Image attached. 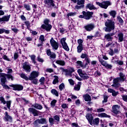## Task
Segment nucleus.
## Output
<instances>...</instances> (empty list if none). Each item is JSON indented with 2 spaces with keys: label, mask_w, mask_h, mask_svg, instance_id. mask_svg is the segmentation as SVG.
Returning <instances> with one entry per match:
<instances>
[{
  "label": "nucleus",
  "mask_w": 127,
  "mask_h": 127,
  "mask_svg": "<svg viewBox=\"0 0 127 127\" xmlns=\"http://www.w3.org/2000/svg\"><path fill=\"white\" fill-rule=\"evenodd\" d=\"M49 123L50 125H54V119L52 118H50L49 119Z\"/></svg>",
  "instance_id": "obj_52"
},
{
  "label": "nucleus",
  "mask_w": 127,
  "mask_h": 127,
  "mask_svg": "<svg viewBox=\"0 0 127 127\" xmlns=\"http://www.w3.org/2000/svg\"><path fill=\"white\" fill-rule=\"evenodd\" d=\"M1 18H2V22H8V21H9V19L10 18V15L4 16Z\"/></svg>",
  "instance_id": "obj_26"
},
{
  "label": "nucleus",
  "mask_w": 127,
  "mask_h": 127,
  "mask_svg": "<svg viewBox=\"0 0 127 127\" xmlns=\"http://www.w3.org/2000/svg\"><path fill=\"white\" fill-rule=\"evenodd\" d=\"M86 118L88 121L90 125H91V126H93V116L89 114H87L86 116Z\"/></svg>",
  "instance_id": "obj_22"
},
{
  "label": "nucleus",
  "mask_w": 127,
  "mask_h": 127,
  "mask_svg": "<svg viewBox=\"0 0 127 127\" xmlns=\"http://www.w3.org/2000/svg\"><path fill=\"white\" fill-rule=\"evenodd\" d=\"M39 82L40 83V85H44V82H45V78L44 77H42L40 79Z\"/></svg>",
  "instance_id": "obj_43"
},
{
  "label": "nucleus",
  "mask_w": 127,
  "mask_h": 127,
  "mask_svg": "<svg viewBox=\"0 0 127 127\" xmlns=\"http://www.w3.org/2000/svg\"><path fill=\"white\" fill-rule=\"evenodd\" d=\"M39 39H40V40H41V41H42V42H43V41H44V40H44V35H41L40 36Z\"/></svg>",
  "instance_id": "obj_61"
},
{
  "label": "nucleus",
  "mask_w": 127,
  "mask_h": 127,
  "mask_svg": "<svg viewBox=\"0 0 127 127\" xmlns=\"http://www.w3.org/2000/svg\"><path fill=\"white\" fill-rule=\"evenodd\" d=\"M81 82H78V84L74 86V90L75 91H79L80 88H81Z\"/></svg>",
  "instance_id": "obj_38"
},
{
  "label": "nucleus",
  "mask_w": 127,
  "mask_h": 127,
  "mask_svg": "<svg viewBox=\"0 0 127 127\" xmlns=\"http://www.w3.org/2000/svg\"><path fill=\"white\" fill-rule=\"evenodd\" d=\"M28 111L30 114H33L34 117H37L39 114V111L36 110L35 109L33 108H30L28 109Z\"/></svg>",
  "instance_id": "obj_17"
},
{
  "label": "nucleus",
  "mask_w": 127,
  "mask_h": 127,
  "mask_svg": "<svg viewBox=\"0 0 127 127\" xmlns=\"http://www.w3.org/2000/svg\"><path fill=\"white\" fill-rule=\"evenodd\" d=\"M0 102H1V104H3V105H5V104H6L7 109H8V110L10 109V105H11V100L6 101L3 97L0 96Z\"/></svg>",
  "instance_id": "obj_7"
},
{
  "label": "nucleus",
  "mask_w": 127,
  "mask_h": 127,
  "mask_svg": "<svg viewBox=\"0 0 127 127\" xmlns=\"http://www.w3.org/2000/svg\"><path fill=\"white\" fill-rule=\"evenodd\" d=\"M120 109V106L119 105H116L112 107V111L114 114L118 115V114H121V112L119 110Z\"/></svg>",
  "instance_id": "obj_18"
},
{
  "label": "nucleus",
  "mask_w": 127,
  "mask_h": 127,
  "mask_svg": "<svg viewBox=\"0 0 127 127\" xmlns=\"http://www.w3.org/2000/svg\"><path fill=\"white\" fill-rule=\"evenodd\" d=\"M109 14H110V15L112 16L113 18H115V17H116V15L117 14V12H116L115 10H112L109 12Z\"/></svg>",
  "instance_id": "obj_39"
},
{
  "label": "nucleus",
  "mask_w": 127,
  "mask_h": 127,
  "mask_svg": "<svg viewBox=\"0 0 127 127\" xmlns=\"http://www.w3.org/2000/svg\"><path fill=\"white\" fill-rule=\"evenodd\" d=\"M61 44H62L63 48H64L65 51H69V47L67 43H66V38H63L61 39Z\"/></svg>",
  "instance_id": "obj_6"
},
{
  "label": "nucleus",
  "mask_w": 127,
  "mask_h": 127,
  "mask_svg": "<svg viewBox=\"0 0 127 127\" xmlns=\"http://www.w3.org/2000/svg\"><path fill=\"white\" fill-rule=\"evenodd\" d=\"M50 42L54 50H57V49H58V48H59V44L58 43V42L54 40V38H53V37L51 38Z\"/></svg>",
  "instance_id": "obj_4"
},
{
  "label": "nucleus",
  "mask_w": 127,
  "mask_h": 127,
  "mask_svg": "<svg viewBox=\"0 0 127 127\" xmlns=\"http://www.w3.org/2000/svg\"><path fill=\"white\" fill-rule=\"evenodd\" d=\"M76 63L77 64V65L79 66L80 67L82 68V69H85V68H86V65H84L83 64V62H82L80 61H78L76 62Z\"/></svg>",
  "instance_id": "obj_31"
},
{
  "label": "nucleus",
  "mask_w": 127,
  "mask_h": 127,
  "mask_svg": "<svg viewBox=\"0 0 127 127\" xmlns=\"http://www.w3.org/2000/svg\"><path fill=\"white\" fill-rule=\"evenodd\" d=\"M119 42H122L124 40V34L120 33L118 34Z\"/></svg>",
  "instance_id": "obj_34"
},
{
  "label": "nucleus",
  "mask_w": 127,
  "mask_h": 127,
  "mask_svg": "<svg viewBox=\"0 0 127 127\" xmlns=\"http://www.w3.org/2000/svg\"><path fill=\"white\" fill-rule=\"evenodd\" d=\"M87 55L86 54H82V55L81 56V58L82 59H84V58H87Z\"/></svg>",
  "instance_id": "obj_63"
},
{
  "label": "nucleus",
  "mask_w": 127,
  "mask_h": 127,
  "mask_svg": "<svg viewBox=\"0 0 127 127\" xmlns=\"http://www.w3.org/2000/svg\"><path fill=\"white\" fill-rule=\"evenodd\" d=\"M38 76H39V72L38 71H33L29 77V79L30 80H33V79H35L36 78H37V77H38Z\"/></svg>",
  "instance_id": "obj_12"
},
{
  "label": "nucleus",
  "mask_w": 127,
  "mask_h": 127,
  "mask_svg": "<svg viewBox=\"0 0 127 127\" xmlns=\"http://www.w3.org/2000/svg\"><path fill=\"white\" fill-rule=\"evenodd\" d=\"M55 2L53 0H46L45 1V3L47 4L48 7H54L56 8V6L55 5Z\"/></svg>",
  "instance_id": "obj_13"
},
{
  "label": "nucleus",
  "mask_w": 127,
  "mask_h": 127,
  "mask_svg": "<svg viewBox=\"0 0 127 127\" xmlns=\"http://www.w3.org/2000/svg\"><path fill=\"white\" fill-rule=\"evenodd\" d=\"M58 82H59V80H58V78H56L54 79L53 82V83L54 84V85H56V84H57Z\"/></svg>",
  "instance_id": "obj_56"
},
{
  "label": "nucleus",
  "mask_w": 127,
  "mask_h": 127,
  "mask_svg": "<svg viewBox=\"0 0 127 127\" xmlns=\"http://www.w3.org/2000/svg\"><path fill=\"white\" fill-rule=\"evenodd\" d=\"M68 82L70 85H74V81L72 79H68Z\"/></svg>",
  "instance_id": "obj_64"
},
{
  "label": "nucleus",
  "mask_w": 127,
  "mask_h": 127,
  "mask_svg": "<svg viewBox=\"0 0 127 127\" xmlns=\"http://www.w3.org/2000/svg\"><path fill=\"white\" fill-rule=\"evenodd\" d=\"M83 99L86 102H90L91 96L88 94H85L83 95Z\"/></svg>",
  "instance_id": "obj_29"
},
{
  "label": "nucleus",
  "mask_w": 127,
  "mask_h": 127,
  "mask_svg": "<svg viewBox=\"0 0 127 127\" xmlns=\"http://www.w3.org/2000/svg\"><path fill=\"white\" fill-rule=\"evenodd\" d=\"M24 7L26 8V10L28 11L31 10V8H30V5H29V4H26V3L24 4Z\"/></svg>",
  "instance_id": "obj_42"
},
{
  "label": "nucleus",
  "mask_w": 127,
  "mask_h": 127,
  "mask_svg": "<svg viewBox=\"0 0 127 127\" xmlns=\"http://www.w3.org/2000/svg\"><path fill=\"white\" fill-rule=\"evenodd\" d=\"M44 23L45 24L42 25L41 28H43V29H45L46 31H50L51 28H52V26L49 24V20L46 19L44 21Z\"/></svg>",
  "instance_id": "obj_3"
},
{
  "label": "nucleus",
  "mask_w": 127,
  "mask_h": 127,
  "mask_svg": "<svg viewBox=\"0 0 127 127\" xmlns=\"http://www.w3.org/2000/svg\"><path fill=\"white\" fill-rule=\"evenodd\" d=\"M99 123L100 119H99V118H97L93 120L92 122V125H95L96 126H98Z\"/></svg>",
  "instance_id": "obj_33"
},
{
  "label": "nucleus",
  "mask_w": 127,
  "mask_h": 127,
  "mask_svg": "<svg viewBox=\"0 0 127 127\" xmlns=\"http://www.w3.org/2000/svg\"><path fill=\"white\" fill-rule=\"evenodd\" d=\"M76 15V12H69L67 14V16L69 17V16H74Z\"/></svg>",
  "instance_id": "obj_45"
},
{
  "label": "nucleus",
  "mask_w": 127,
  "mask_h": 127,
  "mask_svg": "<svg viewBox=\"0 0 127 127\" xmlns=\"http://www.w3.org/2000/svg\"><path fill=\"white\" fill-rule=\"evenodd\" d=\"M77 43H78L79 45H80V46H83V40H82L81 39L78 40Z\"/></svg>",
  "instance_id": "obj_58"
},
{
  "label": "nucleus",
  "mask_w": 127,
  "mask_h": 127,
  "mask_svg": "<svg viewBox=\"0 0 127 127\" xmlns=\"http://www.w3.org/2000/svg\"><path fill=\"white\" fill-rule=\"evenodd\" d=\"M96 4H97V5H99V6L102 8L107 9V8H108V6L111 5L112 3L110 1H104L102 2H96Z\"/></svg>",
  "instance_id": "obj_2"
},
{
  "label": "nucleus",
  "mask_w": 127,
  "mask_h": 127,
  "mask_svg": "<svg viewBox=\"0 0 127 127\" xmlns=\"http://www.w3.org/2000/svg\"><path fill=\"white\" fill-rule=\"evenodd\" d=\"M0 81L3 88L4 89H9V87L5 84V82H6V78H1Z\"/></svg>",
  "instance_id": "obj_20"
},
{
  "label": "nucleus",
  "mask_w": 127,
  "mask_h": 127,
  "mask_svg": "<svg viewBox=\"0 0 127 127\" xmlns=\"http://www.w3.org/2000/svg\"><path fill=\"white\" fill-rule=\"evenodd\" d=\"M102 102H103V103H107V102H108V96H104V100Z\"/></svg>",
  "instance_id": "obj_60"
},
{
  "label": "nucleus",
  "mask_w": 127,
  "mask_h": 127,
  "mask_svg": "<svg viewBox=\"0 0 127 127\" xmlns=\"http://www.w3.org/2000/svg\"><path fill=\"white\" fill-rule=\"evenodd\" d=\"M109 54L111 56H114V55L115 54L114 50H113V49H110L109 51Z\"/></svg>",
  "instance_id": "obj_47"
},
{
  "label": "nucleus",
  "mask_w": 127,
  "mask_h": 127,
  "mask_svg": "<svg viewBox=\"0 0 127 127\" xmlns=\"http://www.w3.org/2000/svg\"><path fill=\"white\" fill-rule=\"evenodd\" d=\"M122 97L124 102H127V95H122Z\"/></svg>",
  "instance_id": "obj_54"
},
{
  "label": "nucleus",
  "mask_w": 127,
  "mask_h": 127,
  "mask_svg": "<svg viewBox=\"0 0 127 127\" xmlns=\"http://www.w3.org/2000/svg\"><path fill=\"white\" fill-rule=\"evenodd\" d=\"M13 88L15 91H22L23 90V86L19 84L13 85Z\"/></svg>",
  "instance_id": "obj_21"
},
{
  "label": "nucleus",
  "mask_w": 127,
  "mask_h": 127,
  "mask_svg": "<svg viewBox=\"0 0 127 127\" xmlns=\"http://www.w3.org/2000/svg\"><path fill=\"white\" fill-rule=\"evenodd\" d=\"M119 76L120 77L118 78H119L120 82H124L125 80H126V78H125V74L121 72L120 73Z\"/></svg>",
  "instance_id": "obj_30"
},
{
  "label": "nucleus",
  "mask_w": 127,
  "mask_h": 127,
  "mask_svg": "<svg viewBox=\"0 0 127 127\" xmlns=\"http://www.w3.org/2000/svg\"><path fill=\"white\" fill-rule=\"evenodd\" d=\"M32 107L35 108V109H37V110H42V109H43L42 106L37 103L32 105Z\"/></svg>",
  "instance_id": "obj_28"
},
{
  "label": "nucleus",
  "mask_w": 127,
  "mask_h": 127,
  "mask_svg": "<svg viewBox=\"0 0 127 127\" xmlns=\"http://www.w3.org/2000/svg\"><path fill=\"white\" fill-rule=\"evenodd\" d=\"M98 117H101V118H111V116L107 115V114L105 113H102L101 114H99L98 115Z\"/></svg>",
  "instance_id": "obj_36"
},
{
  "label": "nucleus",
  "mask_w": 127,
  "mask_h": 127,
  "mask_svg": "<svg viewBox=\"0 0 127 127\" xmlns=\"http://www.w3.org/2000/svg\"><path fill=\"white\" fill-rule=\"evenodd\" d=\"M82 14L84 15V19H86V20H89V19H91V18L93 17V14H94V13L93 12H86L85 11H82Z\"/></svg>",
  "instance_id": "obj_9"
},
{
  "label": "nucleus",
  "mask_w": 127,
  "mask_h": 127,
  "mask_svg": "<svg viewBox=\"0 0 127 127\" xmlns=\"http://www.w3.org/2000/svg\"><path fill=\"white\" fill-rule=\"evenodd\" d=\"M99 62H100V63L102 66H104V67H105L107 69H112V68H113V65L108 64V63H107V62L101 59H99Z\"/></svg>",
  "instance_id": "obj_11"
},
{
  "label": "nucleus",
  "mask_w": 127,
  "mask_h": 127,
  "mask_svg": "<svg viewBox=\"0 0 127 127\" xmlns=\"http://www.w3.org/2000/svg\"><path fill=\"white\" fill-rule=\"evenodd\" d=\"M54 119L57 121V122H60V118L58 115L54 116Z\"/></svg>",
  "instance_id": "obj_55"
},
{
  "label": "nucleus",
  "mask_w": 127,
  "mask_h": 127,
  "mask_svg": "<svg viewBox=\"0 0 127 127\" xmlns=\"http://www.w3.org/2000/svg\"><path fill=\"white\" fill-rule=\"evenodd\" d=\"M36 122L42 125H46V124H47V122H46V119H38Z\"/></svg>",
  "instance_id": "obj_27"
},
{
  "label": "nucleus",
  "mask_w": 127,
  "mask_h": 127,
  "mask_svg": "<svg viewBox=\"0 0 127 127\" xmlns=\"http://www.w3.org/2000/svg\"><path fill=\"white\" fill-rule=\"evenodd\" d=\"M115 35V33H110L109 34H106L105 36V38L106 39L107 41H112L114 38L112 36Z\"/></svg>",
  "instance_id": "obj_16"
},
{
  "label": "nucleus",
  "mask_w": 127,
  "mask_h": 127,
  "mask_svg": "<svg viewBox=\"0 0 127 127\" xmlns=\"http://www.w3.org/2000/svg\"><path fill=\"white\" fill-rule=\"evenodd\" d=\"M22 68L26 72H30L31 71L30 65L27 62H25L22 64Z\"/></svg>",
  "instance_id": "obj_14"
},
{
  "label": "nucleus",
  "mask_w": 127,
  "mask_h": 127,
  "mask_svg": "<svg viewBox=\"0 0 127 127\" xmlns=\"http://www.w3.org/2000/svg\"><path fill=\"white\" fill-rule=\"evenodd\" d=\"M51 92L52 93V94H53V95H55V96H56V97H58L59 96L58 91H57V90H56V89H52L51 90Z\"/></svg>",
  "instance_id": "obj_35"
},
{
  "label": "nucleus",
  "mask_w": 127,
  "mask_h": 127,
  "mask_svg": "<svg viewBox=\"0 0 127 127\" xmlns=\"http://www.w3.org/2000/svg\"><path fill=\"white\" fill-rule=\"evenodd\" d=\"M84 28L87 31H91V30H93V28H95V25L94 24H88L84 26Z\"/></svg>",
  "instance_id": "obj_19"
},
{
  "label": "nucleus",
  "mask_w": 127,
  "mask_h": 127,
  "mask_svg": "<svg viewBox=\"0 0 127 127\" xmlns=\"http://www.w3.org/2000/svg\"><path fill=\"white\" fill-rule=\"evenodd\" d=\"M77 49L78 53H81V52H82L83 51V46L78 45V46L77 47Z\"/></svg>",
  "instance_id": "obj_41"
},
{
  "label": "nucleus",
  "mask_w": 127,
  "mask_h": 127,
  "mask_svg": "<svg viewBox=\"0 0 127 127\" xmlns=\"http://www.w3.org/2000/svg\"><path fill=\"white\" fill-rule=\"evenodd\" d=\"M62 70L63 72H65V73H66V74L68 73V72H69L70 73H73V72H75V70L73 67H69L68 69H65L64 68H62Z\"/></svg>",
  "instance_id": "obj_23"
},
{
  "label": "nucleus",
  "mask_w": 127,
  "mask_h": 127,
  "mask_svg": "<svg viewBox=\"0 0 127 127\" xmlns=\"http://www.w3.org/2000/svg\"><path fill=\"white\" fill-rule=\"evenodd\" d=\"M105 109L104 108H99L97 109V113H102V112H104Z\"/></svg>",
  "instance_id": "obj_57"
},
{
  "label": "nucleus",
  "mask_w": 127,
  "mask_h": 127,
  "mask_svg": "<svg viewBox=\"0 0 127 127\" xmlns=\"http://www.w3.org/2000/svg\"><path fill=\"white\" fill-rule=\"evenodd\" d=\"M108 91L109 93H112L113 97H116V96H118V95H119V92H117L115 90L111 88H109L108 89Z\"/></svg>",
  "instance_id": "obj_24"
},
{
  "label": "nucleus",
  "mask_w": 127,
  "mask_h": 127,
  "mask_svg": "<svg viewBox=\"0 0 127 127\" xmlns=\"http://www.w3.org/2000/svg\"><path fill=\"white\" fill-rule=\"evenodd\" d=\"M77 4L75 6V9H81V8H83L85 5V0H77Z\"/></svg>",
  "instance_id": "obj_5"
},
{
  "label": "nucleus",
  "mask_w": 127,
  "mask_h": 127,
  "mask_svg": "<svg viewBox=\"0 0 127 127\" xmlns=\"http://www.w3.org/2000/svg\"><path fill=\"white\" fill-rule=\"evenodd\" d=\"M65 87V85H64V83H62L59 86V89L60 91H62Z\"/></svg>",
  "instance_id": "obj_46"
},
{
  "label": "nucleus",
  "mask_w": 127,
  "mask_h": 127,
  "mask_svg": "<svg viewBox=\"0 0 127 127\" xmlns=\"http://www.w3.org/2000/svg\"><path fill=\"white\" fill-rule=\"evenodd\" d=\"M30 57H31L32 61L33 62V63L34 64H35V63H36V62H35V56L32 55L30 56Z\"/></svg>",
  "instance_id": "obj_51"
},
{
  "label": "nucleus",
  "mask_w": 127,
  "mask_h": 127,
  "mask_svg": "<svg viewBox=\"0 0 127 127\" xmlns=\"http://www.w3.org/2000/svg\"><path fill=\"white\" fill-rule=\"evenodd\" d=\"M50 56L51 58H53V59L56 58V55H55L54 53H51Z\"/></svg>",
  "instance_id": "obj_59"
},
{
  "label": "nucleus",
  "mask_w": 127,
  "mask_h": 127,
  "mask_svg": "<svg viewBox=\"0 0 127 127\" xmlns=\"http://www.w3.org/2000/svg\"><path fill=\"white\" fill-rule=\"evenodd\" d=\"M32 82L35 85H37V82H38V79H37V78H34L32 80Z\"/></svg>",
  "instance_id": "obj_53"
},
{
  "label": "nucleus",
  "mask_w": 127,
  "mask_h": 127,
  "mask_svg": "<svg viewBox=\"0 0 127 127\" xmlns=\"http://www.w3.org/2000/svg\"><path fill=\"white\" fill-rule=\"evenodd\" d=\"M114 54L115 53L116 54H119L120 53V48H116L114 49Z\"/></svg>",
  "instance_id": "obj_48"
},
{
  "label": "nucleus",
  "mask_w": 127,
  "mask_h": 127,
  "mask_svg": "<svg viewBox=\"0 0 127 127\" xmlns=\"http://www.w3.org/2000/svg\"><path fill=\"white\" fill-rule=\"evenodd\" d=\"M1 76H2V78H4L5 79H6L5 78L6 77L8 79H11V80H13V77H12V75L10 74H6L5 73H1Z\"/></svg>",
  "instance_id": "obj_25"
},
{
  "label": "nucleus",
  "mask_w": 127,
  "mask_h": 127,
  "mask_svg": "<svg viewBox=\"0 0 127 127\" xmlns=\"http://www.w3.org/2000/svg\"><path fill=\"white\" fill-rule=\"evenodd\" d=\"M4 32H5L6 34H9V30H5L4 28L0 29V34H2Z\"/></svg>",
  "instance_id": "obj_37"
},
{
  "label": "nucleus",
  "mask_w": 127,
  "mask_h": 127,
  "mask_svg": "<svg viewBox=\"0 0 127 127\" xmlns=\"http://www.w3.org/2000/svg\"><path fill=\"white\" fill-rule=\"evenodd\" d=\"M63 109H68V106L66 104H63L62 105Z\"/></svg>",
  "instance_id": "obj_62"
},
{
  "label": "nucleus",
  "mask_w": 127,
  "mask_h": 127,
  "mask_svg": "<svg viewBox=\"0 0 127 127\" xmlns=\"http://www.w3.org/2000/svg\"><path fill=\"white\" fill-rule=\"evenodd\" d=\"M11 30L12 31H13L14 33H17V32H18L19 31V30L17 28H16V27L11 28Z\"/></svg>",
  "instance_id": "obj_50"
},
{
  "label": "nucleus",
  "mask_w": 127,
  "mask_h": 127,
  "mask_svg": "<svg viewBox=\"0 0 127 127\" xmlns=\"http://www.w3.org/2000/svg\"><path fill=\"white\" fill-rule=\"evenodd\" d=\"M105 26L104 28L106 32H111L112 30L115 29V21L111 19H108L105 22Z\"/></svg>",
  "instance_id": "obj_1"
},
{
  "label": "nucleus",
  "mask_w": 127,
  "mask_h": 127,
  "mask_svg": "<svg viewBox=\"0 0 127 127\" xmlns=\"http://www.w3.org/2000/svg\"><path fill=\"white\" fill-rule=\"evenodd\" d=\"M119 79L120 78L117 77L113 80V84L112 85V87H115V88L117 89L121 86V84L119 83L120 82H121V80H120Z\"/></svg>",
  "instance_id": "obj_15"
},
{
  "label": "nucleus",
  "mask_w": 127,
  "mask_h": 127,
  "mask_svg": "<svg viewBox=\"0 0 127 127\" xmlns=\"http://www.w3.org/2000/svg\"><path fill=\"white\" fill-rule=\"evenodd\" d=\"M3 120L4 122H9V123H11V122H12V117L8 115V113L6 111L4 113Z\"/></svg>",
  "instance_id": "obj_10"
},
{
  "label": "nucleus",
  "mask_w": 127,
  "mask_h": 127,
  "mask_svg": "<svg viewBox=\"0 0 127 127\" xmlns=\"http://www.w3.org/2000/svg\"><path fill=\"white\" fill-rule=\"evenodd\" d=\"M20 77H21V78H23V79H25V80H28V77L26 76V75H25L24 73H22L20 75Z\"/></svg>",
  "instance_id": "obj_49"
},
{
  "label": "nucleus",
  "mask_w": 127,
  "mask_h": 127,
  "mask_svg": "<svg viewBox=\"0 0 127 127\" xmlns=\"http://www.w3.org/2000/svg\"><path fill=\"white\" fill-rule=\"evenodd\" d=\"M56 63L59 65H60L61 66H65V62L63 60L56 61Z\"/></svg>",
  "instance_id": "obj_32"
},
{
  "label": "nucleus",
  "mask_w": 127,
  "mask_h": 127,
  "mask_svg": "<svg viewBox=\"0 0 127 127\" xmlns=\"http://www.w3.org/2000/svg\"><path fill=\"white\" fill-rule=\"evenodd\" d=\"M57 103V100L54 99L51 103V106L52 108H54L55 107V104Z\"/></svg>",
  "instance_id": "obj_44"
},
{
  "label": "nucleus",
  "mask_w": 127,
  "mask_h": 127,
  "mask_svg": "<svg viewBox=\"0 0 127 127\" xmlns=\"http://www.w3.org/2000/svg\"><path fill=\"white\" fill-rule=\"evenodd\" d=\"M86 8H89V9H94V8H95V7L94 6V5H93V4L89 3L87 4Z\"/></svg>",
  "instance_id": "obj_40"
},
{
  "label": "nucleus",
  "mask_w": 127,
  "mask_h": 127,
  "mask_svg": "<svg viewBox=\"0 0 127 127\" xmlns=\"http://www.w3.org/2000/svg\"><path fill=\"white\" fill-rule=\"evenodd\" d=\"M77 72L78 73L80 77L83 79V80H87V79H89V76L86 73H85V71H83L81 69H78L77 70Z\"/></svg>",
  "instance_id": "obj_8"
}]
</instances>
